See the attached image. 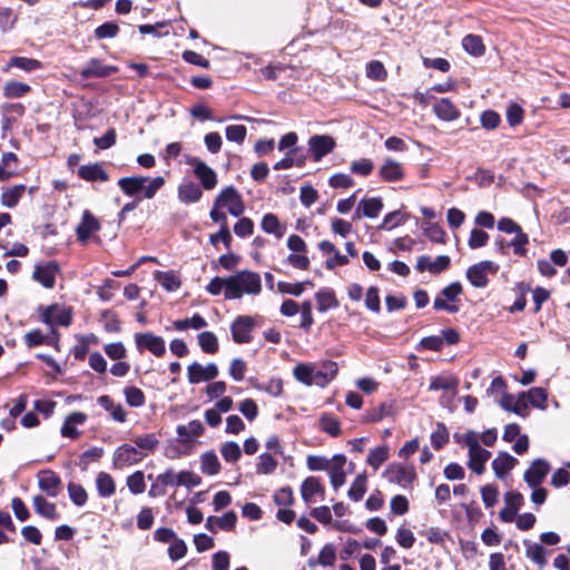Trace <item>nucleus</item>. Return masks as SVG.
<instances>
[{
    "label": "nucleus",
    "instance_id": "1",
    "mask_svg": "<svg viewBox=\"0 0 570 570\" xmlns=\"http://www.w3.org/2000/svg\"><path fill=\"white\" fill-rule=\"evenodd\" d=\"M262 279L258 273L244 269L228 276V287L224 291L225 299H237L244 294L258 295Z\"/></svg>",
    "mask_w": 570,
    "mask_h": 570
},
{
    "label": "nucleus",
    "instance_id": "2",
    "mask_svg": "<svg viewBox=\"0 0 570 570\" xmlns=\"http://www.w3.org/2000/svg\"><path fill=\"white\" fill-rule=\"evenodd\" d=\"M164 185L165 179L161 176L154 178L146 176H130L122 177L118 180V186L125 195L135 197L142 193L144 198L147 199L154 198Z\"/></svg>",
    "mask_w": 570,
    "mask_h": 570
},
{
    "label": "nucleus",
    "instance_id": "3",
    "mask_svg": "<svg viewBox=\"0 0 570 570\" xmlns=\"http://www.w3.org/2000/svg\"><path fill=\"white\" fill-rule=\"evenodd\" d=\"M464 445L469 449L468 466L476 474H482L485 470V463L491 458V452L483 449L479 443V434L474 431H468L464 438Z\"/></svg>",
    "mask_w": 570,
    "mask_h": 570
},
{
    "label": "nucleus",
    "instance_id": "4",
    "mask_svg": "<svg viewBox=\"0 0 570 570\" xmlns=\"http://www.w3.org/2000/svg\"><path fill=\"white\" fill-rule=\"evenodd\" d=\"M214 203L215 207L227 208L228 213L234 217L242 216L245 210L242 195L233 186L223 188Z\"/></svg>",
    "mask_w": 570,
    "mask_h": 570
},
{
    "label": "nucleus",
    "instance_id": "5",
    "mask_svg": "<svg viewBox=\"0 0 570 570\" xmlns=\"http://www.w3.org/2000/svg\"><path fill=\"white\" fill-rule=\"evenodd\" d=\"M499 265L491 261H482L466 269V278L472 286L483 288L489 284V275H495Z\"/></svg>",
    "mask_w": 570,
    "mask_h": 570
},
{
    "label": "nucleus",
    "instance_id": "6",
    "mask_svg": "<svg viewBox=\"0 0 570 570\" xmlns=\"http://www.w3.org/2000/svg\"><path fill=\"white\" fill-rule=\"evenodd\" d=\"M135 344L139 353L148 351L156 357H161L166 353L165 340L153 332L136 333Z\"/></svg>",
    "mask_w": 570,
    "mask_h": 570
},
{
    "label": "nucleus",
    "instance_id": "7",
    "mask_svg": "<svg viewBox=\"0 0 570 570\" xmlns=\"http://www.w3.org/2000/svg\"><path fill=\"white\" fill-rule=\"evenodd\" d=\"M255 327V318L247 315L237 316L230 325L233 341L237 344L252 342V332Z\"/></svg>",
    "mask_w": 570,
    "mask_h": 570
},
{
    "label": "nucleus",
    "instance_id": "8",
    "mask_svg": "<svg viewBox=\"0 0 570 570\" xmlns=\"http://www.w3.org/2000/svg\"><path fill=\"white\" fill-rule=\"evenodd\" d=\"M145 456L146 453H142L137 448L129 444H122L115 450L112 464L116 469H122L140 462Z\"/></svg>",
    "mask_w": 570,
    "mask_h": 570
},
{
    "label": "nucleus",
    "instance_id": "9",
    "mask_svg": "<svg viewBox=\"0 0 570 570\" xmlns=\"http://www.w3.org/2000/svg\"><path fill=\"white\" fill-rule=\"evenodd\" d=\"M383 475L389 480V482L396 483L402 487L411 484L416 478L413 466L402 464L389 465Z\"/></svg>",
    "mask_w": 570,
    "mask_h": 570
},
{
    "label": "nucleus",
    "instance_id": "10",
    "mask_svg": "<svg viewBox=\"0 0 570 570\" xmlns=\"http://www.w3.org/2000/svg\"><path fill=\"white\" fill-rule=\"evenodd\" d=\"M187 375L190 384H198L216 379L218 367L215 363H208L206 366H203L200 363L194 362L187 367Z\"/></svg>",
    "mask_w": 570,
    "mask_h": 570
},
{
    "label": "nucleus",
    "instance_id": "11",
    "mask_svg": "<svg viewBox=\"0 0 570 570\" xmlns=\"http://www.w3.org/2000/svg\"><path fill=\"white\" fill-rule=\"evenodd\" d=\"M335 146L334 138L327 135H314L308 139V150L314 161H320L324 156L332 153Z\"/></svg>",
    "mask_w": 570,
    "mask_h": 570
},
{
    "label": "nucleus",
    "instance_id": "12",
    "mask_svg": "<svg viewBox=\"0 0 570 570\" xmlns=\"http://www.w3.org/2000/svg\"><path fill=\"white\" fill-rule=\"evenodd\" d=\"M38 487L48 497L56 498L61 490V479L52 470H42L37 474Z\"/></svg>",
    "mask_w": 570,
    "mask_h": 570
},
{
    "label": "nucleus",
    "instance_id": "13",
    "mask_svg": "<svg viewBox=\"0 0 570 570\" xmlns=\"http://www.w3.org/2000/svg\"><path fill=\"white\" fill-rule=\"evenodd\" d=\"M187 164L194 167V173L196 177L200 180V184L205 189L210 190L216 186V173L203 160L194 157L188 159Z\"/></svg>",
    "mask_w": 570,
    "mask_h": 570
},
{
    "label": "nucleus",
    "instance_id": "14",
    "mask_svg": "<svg viewBox=\"0 0 570 570\" xmlns=\"http://www.w3.org/2000/svg\"><path fill=\"white\" fill-rule=\"evenodd\" d=\"M550 471L549 463L543 459H537L531 466L524 472V481L530 488L539 487Z\"/></svg>",
    "mask_w": 570,
    "mask_h": 570
},
{
    "label": "nucleus",
    "instance_id": "15",
    "mask_svg": "<svg viewBox=\"0 0 570 570\" xmlns=\"http://www.w3.org/2000/svg\"><path fill=\"white\" fill-rule=\"evenodd\" d=\"M379 176L386 183L400 181L405 176L404 167L401 163L387 157L379 168Z\"/></svg>",
    "mask_w": 570,
    "mask_h": 570
},
{
    "label": "nucleus",
    "instance_id": "16",
    "mask_svg": "<svg viewBox=\"0 0 570 570\" xmlns=\"http://www.w3.org/2000/svg\"><path fill=\"white\" fill-rule=\"evenodd\" d=\"M117 67L102 65L99 59L92 58L79 71V75L83 79L105 78L117 72Z\"/></svg>",
    "mask_w": 570,
    "mask_h": 570
},
{
    "label": "nucleus",
    "instance_id": "17",
    "mask_svg": "<svg viewBox=\"0 0 570 570\" xmlns=\"http://www.w3.org/2000/svg\"><path fill=\"white\" fill-rule=\"evenodd\" d=\"M100 229V224L97 218L89 212L85 210L80 224L76 228L78 240L86 244L91 234Z\"/></svg>",
    "mask_w": 570,
    "mask_h": 570
},
{
    "label": "nucleus",
    "instance_id": "18",
    "mask_svg": "<svg viewBox=\"0 0 570 570\" xmlns=\"http://www.w3.org/2000/svg\"><path fill=\"white\" fill-rule=\"evenodd\" d=\"M324 494L325 488L318 478L308 476L302 482L301 495L306 504L315 502V495H320L323 499Z\"/></svg>",
    "mask_w": 570,
    "mask_h": 570
},
{
    "label": "nucleus",
    "instance_id": "19",
    "mask_svg": "<svg viewBox=\"0 0 570 570\" xmlns=\"http://www.w3.org/2000/svg\"><path fill=\"white\" fill-rule=\"evenodd\" d=\"M58 271V264L55 262H49L46 265H37L33 271V278L46 288H52Z\"/></svg>",
    "mask_w": 570,
    "mask_h": 570
},
{
    "label": "nucleus",
    "instance_id": "20",
    "mask_svg": "<svg viewBox=\"0 0 570 570\" xmlns=\"http://www.w3.org/2000/svg\"><path fill=\"white\" fill-rule=\"evenodd\" d=\"M41 320L51 327L53 325L68 326L71 323V313L65 308L49 306L43 311Z\"/></svg>",
    "mask_w": 570,
    "mask_h": 570
},
{
    "label": "nucleus",
    "instance_id": "21",
    "mask_svg": "<svg viewBox=\"0 0 570 570\" xmlns=\"http://www.w3.org/2000/svg\"><path fill=\"white\" fill-rule=\"evenodd\" d=\"M346 463V458L343 454H335L331 459V465L327 470L331 479L332 487L337 490L345 483V471L344 465Z\"/></svg>",
    "mask_w": 570,
    "mask_h": 570
},
{
    "label": "nucleus",
    "instance_id": "22",
    "mask_svg": "<svg viewBox=\"0 0 570 570\" xmlns=\"http://www.w3.org/2000/svg\"><path fill=\"white\" fill-rule=\"evenodd\" d=\"M86 421L87 415L85 413L72 412L66 417L61 426V435L71 440L78 439L80 436V432L77 430V425H82Z\"/></svg>",
    "mask_w": 570,
    "mask_h": 570
},
{
    "label": "nucleus",
    "instance_id": "23",
    "mask_svg": "<svg viewBox=\"0 0 570 570\" xmlns=\"http://www.w3.org/2000/svg\"><path fill=\"white\" fill-rule=\"evenodd\" d=\"M518 459L508 452H500L492 461V469L498 479L503 480L507 474L518 464Z\"/></svg>",
    "mask_w": 570,
    "mask_h": 570
},
{
    "label": "nucleus",
    "instance_id": "24",
    "mask_svg": "<svg viewBox=\"0 0 570 570\" xmlns=\"http://www.w3.org/2000/svg\"><path fill=\"white\" fill-rule=\"evenodd\" d=\"M78 176L86 181H107L109 180L108 173L99 163L82 165L78 168Z\"/></svg>",
    "mask_w": 570,
    "mask_h": 570
},
{
    "label": "nucleus",
    "instance_id": "25",
    "mask_svg": "<svg viewBox=\"0 0 570 570\" xmlns=\"http://www.w3.org/2000/svg\"><path fill=\"white\" fill-rule=\"evenodd\" d=\"M395 414V404L394 401L382 402L377 406L368 409L364 414V420L366 422H380L385 417H391Z\"/></svg>",
    "mask_w": 570,
    "mask_h": 570
},
{
    "label": "nucleus",
    "instance_id": "26",
    "mask_svg": "<svg viewBox=\"0 0 570 570\" xmlns=\"http://www.w3.org/2000/svg\"><path fill=\"white\" fill-rule=\"evenodd\" d=\"M433 110L436 117L444 121H453L460 117V110L449 98L438 100Z\"/></svg>",
    "mask_w": 570,
    "mask_h": 570
},
{
    "label": "nucleus",
    "instance_id": "27",
    "mask_svg": "<svg viewBox=\"0 0 570 570\" xmlns=\"http://www.w3.org/2000/svg\"><path fill=\"white\" fill-rule=\"evenodd\" d=\"M96 489L100 498H110L116 492V482L107 472H99L96 475Z\"/></svg>",
    "mask_w": 570,
    "mask_h": 570
},
{
    "label": "nucleus",
    "instance_id": "28",
    "mask_svg": "<svg viewBox=\"0 0 570 570\" xmlns=\"http://www.w3.org/2000/svg\"><path fill=\"white\" fill-rule=\"evenodd\" d=\"M32 504L39 515L49 520H57L59 518L56 504L47 501L42 495H35Z\"/></svg>",
    "mask_w": 570,
    "mask_h": 570
},
{
    "label": "nucleus",
    "instance_id": "29",
    "mask_svg": "<svg viewBox=\"0 0 570 570\" xmlns=\"http://www.w3.org/2000/svg\"><path fill=\"white\" fill-rule=\"evenodd\" d=\"M98 404L104 407L111 417L117 422H125L127 413L121 404H115L112 399L108 395H101L97 399Z\"/></svg>",
    "mask_w": 570,
    "mask_h": 570
},
{
    "label": "nucleus",
    "instance_id": "30",
    "mask_svg": "<svg viewBox=\"0 0 570 570\" xmlns=\"http://www.w3.org/2000/svg\"><path fill=\"white\" fill-rule=\"evenodd\" d=\"M315 298L317 302V309L321 313H325L331 308H336L338 306V301L335 296V293L332 288H322L315 293Z\"/></svg>",
    "mask_w": 570,
    "mask_h": 570
},
{
    "label": "nucleus",
    "instance_id": "31",
    "mask_svg": "<svg viewBox=\"0 0 570 570\" xmlns=\"http://www.w3.org/2000/svg\"><path fill=\"white\" fill-rule=\"evenodd\" d=\"M154 278L167 291L175 292L180 288L181 282L179 277L175 274V272H160L156 271L154 273Z\"/></svg>",
    "mask_w": 570,
    "mask_h": 570
},
{
    "label": "nucleus",
    "instance_id": "32",
    "mask_svg": "<svg viewBox=\"0 0 570 570\" xmlns=\"http://www.w3.org/2000/svg\"><path fill=\"white\" fill-rule=\"evenodd\" d=\"M261 227L265 233L273 234L277 238H282L285 234V227L281 225L278 217L272 213L263 216Z\"/></svg>",
    "mask_w": 570,
    "mask_h": 570
},
{
    "label": "nucleus",
    "instance_id": "33",
    "mask_svg": "<svg viewBox=\"0 0 570 570\" xmlns=\"http://www.w3.org/2000/svg\"><path fill=\"white\" fill-rule=\"evenodd\" d=\"M200 470L206 475H216L220 471V463L214 451H207L200 456Z\"/></svg>",
    "mask_w": 570,
    "mask_h": 570
},
{
    "label": "nucleus",
    "instance_id": "34",
    "mask_svg": "<svg viewBox=\"0 0 570 570\" xmlns=\"http://www.w3.org/2000/svg\"><path fill=\"white\" fill-rule=\"evenodd\" d=\"M382 208L383 202L381 197L363 198L358 203V209H362V215L368 218L377 217Z\"/></svg>",
    "mask_w": 570,
    "mask_h": 570
},
{
    "label": "nucleus",
    "instance_id": "35",
    "mask_svg": "<svg viewBox=\"0 0 570 570\" xmlns=\"http://www.w3.org/2000/svg\"><path fill=\"white\" fill-rule=\"evenodd\" d=\"M24 191H26V186L22 184L14 185V186L3 190L2 195H1V204L7 208L16 207Z\"/></svg>",
    "mask_w": 570,
    "mask_h": 570
},
{
    "label": "nucleus",
    "instance_id": "36",
    "mask_svg": "<svg viewBox=\"0 0 570 570\" xmlns=\"http://www.w3.org/2000/svg\"><path fill=\"white\" fill-rule=\"evenodd\" d=\"M462 47L468 53L474 57H480L485 52L483 40L480 36L476 35H466L462 39Z\"/></svg>",
    "mask_w": 570,
    "mask_h": 570
},
{
    "label": "nucleus",
    "instance_id": "37",
    "mask_svg": "<svg viewBox=\"0 0 570 570\" xmlns=\"http://www.w3.org/2000/svg\"><path fill=\"white\" fill-rule=\"evenodd\" d=\"M203 193L198 185L195 183H188L180 185L178 188V197L183 203L190 204L196 203L200 199Z\"/></svg>",
    "mask_w": 570,
    "mask_h": 570
},
{
    "label": "nucleus",
    "instance_id": "38",
    "mask_svg": "<svg viewBox=\"0 0 570 570\" xmlns=\"http://www.w3.org/2000/svg\"><path fill=\"white\" fill-rule=\"evenodd\" d=\"M523 544L525 547V556L538 566L543 567L547 563L544 549L541 544L537 542H531L530 540H524Z\"/></svg>",
    "mask_w": 570,
    "mask_h": 570
},
{
    "label": "nucleus",
    "instance_id": "39",
    "mask_svg": "<svg viewBox=\"0 0 570 570\" xmlns=\"http://www.w3.org/2000/svg\"><path fill=\"white\" fill-rule=\"evenodd\" d=\"M198 345L204 353L214 354L218 351V340L213 332H202L197 336Z\"/></svg>",
    "mask_w": 570,
    "mask_h": 570
},
{
    "label": "nucleus",
    "instance_id": "40",
    "mask_svg": "<svg viewBox=\"0 0 570 570\" xmlns=\"http://www.w3.org/2000/svg\"><path fill=\"white\" fill-rule=\"evenodd\" d=\"M313 374H314V365H311V364H297L293 370L294 377L298 382H301L307 386H311L314 384V382H316V380L313 379Z\"/></svg>",
    "mask_w": 570,
    "mask_h": 570
},
{
    "label": "nucleus",
    "instance_id": "41",
    "mask_svg": "<svg viewBox=\"0 0 570 570\" xmlns=\"http://www.w3.org/2000/svg\"><path fill=\"white\" fill-rule=\"evenodd\" d=\"M67 490L69 498L75 505L83 507L87 503L88 493L81 484L69 482Z\"/></svg>",
    "mask_w": 570,
    "mask_h": 570
},
{
    "label": "nucleus",
    "instance_id": "42",
    "mask_svg": "<svg viewBox=\"0 0 570 570\" xmlns=\"http://www.w3.org/2000/svg\"><path fill=\"white\" fill-rule=\"evenodd\" d=\"M459 381L454 376H434L430 383L431 391H455L458 387Z\"/></svg>",
    "mask_w": 570,
    "mask_h": 570
},
{
    "label": "nucleus",
    "instance_id": "43",
    "mask_svg": "<svg viewBox=\"0 0 570 570\" xmlns=\"http://www.w3.org/2000/svg\"><path fill=\"white\" fill-rule=\"evenodd\" d=\"M450 440L449 431L444 423L438 422L431 434V444L435 450H441Z\"/></svg>",
    "mask_w": 570,
    "mask_h": 570
},
{
    "label": "nucleus",
    "instance_id": "44",
    "mask_svg": "<svg viewBox=\"0 0 570 570\" xmlns=\"http://www.w3.org/2000/svg\"><path fill=\"white\" fill-rule=\"evenodd\" d=\"M389 459V448L386 445L377 446L367 455L366 463L377 470Z\"/></svg>",
    "mask_w": 570,
    "mask_h": 570
},
{
    "label": "nucleus",
    "instance_id": "45",
    "mask_svg": "<svg viewBox=\"0 0 570 570\" xmlns=\"http://www.w3.org/2000/svg\"><path fill=\"white\" fill-rule=\"evenodd\" d=\"M350 170L356 176L367 177L374 170V163L370 158L353 160L350 165Z\"/></svg>",
    "mask_w": 570,
    "mask_h": 570
},
{
    "label": "nucleus",
    "instance_id": "46",
    "mask_svg": "<svg viewBox=\"0 0 570 570\" xmlns=\"http://www.w3.org/2000/svg\"><path fill=\"white\" fill-rule=\"evenodd\" d=\"M336 560V552L332 544H325L318 554V560H308V564L311 567L315 566L316 563L323 566V567H332Z\"/></svg>",
    "mask_w": 570,
    "mask_h": 570
},
{
    "label": "nucleus",
    "instance_id": "47",
    "mask_svg": "<svg viewBox=\"0 0 570 570\" xmlns=\"http://www.w3.org/2000/svg\"><path fill=\"white\" fill-rule=\"evenodd\" d=\"M320 428L322 431L334 438L341 434V423L335 416L331 414L322 415L320 419Z\"/></svg>",
    "mask_w": 570,
    "mask_h": 570
},
{
    "label": "nucleus",
    "instance_id": "48",
    "mask_svg": "<svg viewBox=\"0 0 570 570\" xmlns=\"http://www.w3.org/2000/svg\"><path fill=\"white\" fill-rule=\"evenodd\" d=\"M366 482L365 474H358L348 490V498L355 502L360 501L366 492Z\"/></svg>",
    "mask_w": 570,
    "mask_h": 570
},
{
    "label": "nucleus",
    "instance_id": "49",
    "mask_svg": "<svg viewBox=\"0 0 570 570\" xmlns=\"http://www.w3.org/2000/svg\"><path fill=\"white\" fill-rule=\"evenodd\" d=\"M126 402L131 407H139L145 404L146 397L144 392L136 386H127L124 390Z\"/></svg>",
    "mask_w": 570,
    "mask_h": 570
},
{
    "label": "nucleus",
    "instance_id": "50",
    "mask_svg": "<svg viewBox=\"0 0 570 570\" xmlns=\"http://www.w3.org/2000/svg\"><path fill=\"white\" fill-rule=\"evenodd\" d=\"M524 393H525V397L528 400V403H530L531 405H533L535 407H541V409L546 407V402H547V399H548V393H547V391L544 389H542V387H532L528 392H524Z\"/></svg>",
    "mask_w": 570,
    "mask_h": 570
},
{
    "label": "nucleus",
    "instance_id": "51",
    "mask_svg": "<svg viewBox=\"0 0 570 570\" xmlns=\"http://www.w3.org/2000/svg\"><path fill=\"white\" fill-rule=\"evenodd\" d=\"M220 453L226 462L235 463L239 460L242 451L236 442H225L220 446Z\"/></svg>",
    "mask_w": 570,
    "mask_h": 570
},
{
    "label": "nucleus",
    "instance_id": "52",
    "mask_svg": "<svg viewBox=\"0 0 570 570\" xmlns=\"http://www.w3.org/2000/svg\"><path fill=\"white\" fill-rule=\"evenodd\" d=\"M30 90V86L19 81H9L3 88V95L7 98H19Z\"/></svg>",
    "mask_w": 570,
    "mask_h": 570
},
{
    "label": "nucleus",
    "instance_id": "53",
    "mask_svg": "<svg viewBox=\"0 0 570 570\" xmlns=\"http://www.w3.org/2000/svg\"><path fill=\"white\" fill-rule=\"evenodd\" d=\"M277 468V461L269 453H262L258 456L256 471L258 474H271Z\"/></svg>",
    "mask_w": 570,
    "mask_h": 570
},
{
    "label": "nucleus",
    "instance_id": "54",
    "mask_svg": "<svg viewBox=\"0 0 570 570\" xmlns=\"http://www.w3.org/2000/svg\"><path fill=\"white\" fill-rule=\"evenodd\" d=\"M118 32L119 27L114 21H107L98 26L94 31L95 37L99 40L115 38L118 35Z\"/></svg>",
    "mask_w": 570,
    "mask_h": 570
},
{
    "label": "nucleus",
    "instance_id": "55",
    "mask_svg": "<svg viewBox=\"0 0 570 570\" xmlns=\"http://www.w3.org/2000/svg\"><path fill=\"white\" fill-rule=\"evenodd\" d=\"M529 244V237L525 233L520 229L519 233H515V237L507 244L513 248V253L518 256H525L527 248L525 246Z\"/></svg>",
    "mask_w": 570,
    "mask_h": 570
},
{
    "label": "nucleus",
    "instance_id": "56",
    "mask_svg": "<svg viewBox=\"0 0 570 570\" xmlns=\"http://www.w3.org/2000/svg\"><path fill=\"white\" fill-rule=\"evenodd\" d=\"M127 485L132 494H140L146 489L145 475L141 471H136L127 478Z\"/></svg>",
    "mask_w": 570,
    "mask_h": 570
},
{
    "label": "nucleus",
    "instance_id": "57",
    "mask_svg": "<svg viewBox=\"0 0 570 570\" xmlns=\"http://www.w3.org/2000/svg\"><path fill=\"white\" fill-rule=\"evenodd\" d=\"M423 229L431 242L440 244L445 243V232L439 224L428 223Z\"/></svg>",
    "mask_w": 570,
    "mask_h": 570
},
{
    "label": "nucleus",
    "instance_id": "58",
    "mask_svg": "<svg viewBox=\"0 0 570 570\" xmlns=\"http://www.w3.org/2000/svg\"><path fill=\"white\" fill-rule=\"evenodd\" d=\"M480 122L484 129L493 130L499 127L501 117L497 111L488 109L481 114Z\"/></svg>",
    "mask_w": 570,
    "mask_h": 570
},
{
    "label": "nucleus",
    "instance_id": "59",
    "mask_svg": "<svg viewBox=\"0 0 570 570\" xmlns=\"http://www.w3.org/2000/svg\"><path fill=\"white\" fill-rule=\"evenodd\" d=\"M158 443H159L158 439L153 433L146 434L142 436H138L135 439V444L137 445L139 451H141L142 453H146V454L148 452L154 451L156 449V446L158 445Z\"/></svg>",
    "mask_w": 570,
    "mask_h": 570
},
{
    "label": "nucleus",
    "instance_id": "60",
    "mask_svg": "<svg viewBox=\"0 0 570 570\" xmlns=\"http://www.w3.org/2000/svg\"><path fill=\"white\" fill-rule=\"evenodd\" d=\"M225 131L227 140L237 144H242L247 135V128L244 125L227 126Z\"/></svg>",
    "mask_w": 570,
    "mask_h": 570
},
{
    "label": "nucleus",
    "instance_id": "61",
    "mask_svg": "<svg viewBox=\"0 0 570 570\" xmlns=\"http://www.w3.org/2000/svg\"><path fill=\"white\" fill-rule=\"evenodd\" d=\"M482 501L485 508H492L498 502L499 490L497 485L487 484L481 488Z\"/></svg>",
    "mask_w": 570,
    "mask_h": 570
},
{
    "label": "nucleus",
    "instance_id": "62",
    "mask_svg": "<svg viewBox=\"0 0 570 570\" xmlns=\"http://www.w3.org/2000/svg\"><path fill=\"white\" fill-rule=\"evenodd\" d=\"M395 540L402 548L411 549L414 546L415 537L410 529L400 527L396 531Z\"/></svg>",
    "mask_w": 570,
    "mask_h": 570
},
{
    "label": "nucleus",
    "instance_id": "63",
    "mask_svg": "<svg viewBox=\"0 0 570 570\" xmlns=\"http://www.w3.org/2000/svg\"><path fill=\"white\" fill-rule=\"evenodd\" d=\"M488 240H489V235L487 232L479 229V228H473L471 230L470 238L468 240V245L470 248L476 249V248H480V247H483L484 245H487Z\"/></svg>",
    "mask_w": 570,
    "mask_h": 570
},
{
    "label": "nucleus",
    "instance_id": "64",
    "mask_svg": "<svg viewBox=\"0 0 570 570\" xmlns=\"http://www.w3.org/2000/svg\"><path fill=\"white\" fill-rule=\"evenodd\" d=\"M237 521V514L235 511H227L222 517H216V525L218 529L224 531L234 530Z\"/></svg>",
    "mask_w": 570,
    "mask_h": 570
}]
</instances>
